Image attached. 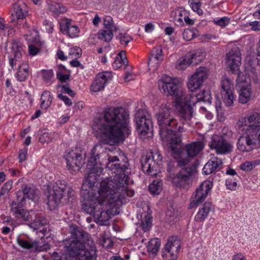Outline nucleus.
<instances>
[{
  "label": "nucleus",
  "mask_w": 260,
  "mask_h": 260,
  "mask_svg": "<svg viewBox=\"0 0 260 260\" xmlns=\"http://www.w3.org/2000/svg\"><path fill=\"white\" fill-rule=\"evenodd\" d=\"M190 6L193 11L197 12L198 14H203L202 10L200 9L201 3L200 2H190Z\"/></svg>",
  "instance_id": "nucleus-43"
},
{
  "label": "nucleus",
  "mask_w": 260,
  "mask_h": 260,
  "mask_svg": "<svg viewBox=\"0 0 260 260\" xmlns=\"http://www.w3.org/2000/svg\"><path fill=\"white\" fill-rule=\"evenodd\" d=\"M44 24L46 26V28L48 32L51 33L53 30V25L52 24V23L47 20H45L44 22Z\"/></svg>",
  "instance_id": "nucleus-59"
},
{
  "label": "nucleus",
  "mask_w": 260,
  "mask_h": 260,
  "mask_svg": "<svg viewBox=\"0 0 260 260\" xmlns=\"http://www.w3.org/2000/svg\"><path fill=\"white\" fill-rule=\"evenodd\" d=\"M12 186V181H9L4 184L1 188L0 191V196H3L7 194L11 189Z\"/></svg>",
  "instance_id": "nucleus-42"
},
{
  "label": "nucleus",
  "mask_w": 260,
  "mask_h": 260,
  "mask_svg": "<svg viewBox=\"0 0 260 260\" xmlns=\"http://www.w3.org/2000/svg\"><path fill=\"white\" fill-rule=\"evenodd\" d=\"M236 179L235 178L233 180L231 178H228L226 180V186L228 189L231 190H234L237 185Z\"/></svg>",
  "instance_id": "nucleus-48"
},
{
  "label": "nucleus",
  "mask_w": 260,
  "mask_h": 260,
  "mask_svg": "<svg viewBox=\"0 0 260 260\" xmlns=\"http://www.w3.org/2000/svg\"><path fill=\"white\" fill-rule=\"evenodd\" d=\"M214 23L221 27L227 25L230 22V19L226 17L221 18L219 19L214 20Z\"/></svg>",
  "instance_id": "nucleus-46"
},
{
  "label": "nucleus",
  "mask_w": 260,
  "mask_h": 260,
  "mask_svg": "<svg viewBox=\"0 0 260 260\" xmlns=\"http://www.w3.org/2000/svg\"><path fill=\"white\" fill-rule=\"evenodd\" d=\"M212 205L209 202H206L203 205L202 208L200 209L195 216V220L197 221H202L204 220L208 215L211 210Z\"/></svg>",
  "instance_id": "nucleus-30"
},
{
  "label": "nucleus",
  "mask_w": 260,
  "mask_h": 260,
  "mask_svg": "<svg viewBox=\"0 0 260 260\" xmlns=\"http://www.w3.org/2000/svg\"><path fill=\"white\" fill-rule=\"evenodd\" d=\"M248 123L250 124L251 129L256 139V145L260 143V115L257 112H253L247 117Z\"/></svg>",
  "instance_id": "nucleus-23"
},
{
  "label": "nucleus",
  "mask_w": 260,
  "mask_h": 260,
  "mask_svg": "<svg viewBox=\"0 0 260 260\" xmlns=\"http://www.w3.org/2000/svg\"><path fill=\"white\" fill-rule=\"evenodd\" d=\"M141 226L144 232L149 231L151 227V217L147 213H144L141 216Z\"/></svg>",
  "instance_id": "nucleus-37"
},
{
  "label": "nucleus",
  "mask_w": 260,
  "mask_h": 260,
  "mask_svg": "<svg viewBox=\"0 0 260 260\" xmlns=\"http://www.w3.org/2000/svg\"><path fill=\"white\" fill-rule=\"evenodd\" d=\"M50 141V134L48 133H43L39 138V141L42 143H48Z\"/></svg>",
  "instance_id": "nucleus-52"
},
{
  "label": "nucleus",
  "mask_w": 260,
  "mask_h": 260,
  "mask_svg": "<svg viewBox=\"0 0 260 260\" xmlns=\"http://www.w3.org/2000/svg\"><path fill=\"white\" fill-rule=\"evenodd\" d=\"M42 76L45 81H49L54 75L52 70H43Z\"/></svg>",
  "instance_id": "nucleus-44"
},
{
  "label": "nucleus",
  "mask_w": 260,
  "mask_h": 260,
  "mask_svg": "<svg viewBox=\"0 0 260 260\" xmlns=\"http://www.w3.org/2000/svg\"><path fill=\"white\" fill-rule=\"evenodd\" d=\"M27 150L25 149L21 150L19 154V160L20 162L24 161L26 158Z\"/></svg>",
  "instance_id": "nucleus-55"
},
{
  "label": "nucleus",
  "mask_w": 260,
  "mask_h": 260,
  "mask_svg": "<svg viewBox=\"0 0 260 260\" xmlns=\"http://www.w3.org/2000/svg\"><path fill=\"white\" fill-rule=\"evenodd\" d=\"M243 129L245 130V136L239 137L237 144V148L241 151L249 152L257 147L256 137L249 123L246 128H243Z\"/></svg>",
  "instance_id": "nucleus-13"
},
{
  "label": "nucleus",
  "mask_w": 260,
  "mask_h": 260,
  "mask_svg": "<svg viewBox=\"0 0 260 260\" xmlns=\"http://www.w3.org/2000/svg\"><path fill=\"white\" fill-rule=\"evenodd\" d=\"M166 215L171 218L169 221H176L178 219V213L175 211V210L171 208L169 209L166 212Z\"/></svg>",
  "instance_id": "nucleus-41"
},
{
  "label": "nucleus",
  "mask_w": 260,
  "mask_h": 260,
  "mask_svg": "<svg viewBox=\"0 0 260 260\" xmlns=\"http://www.w3.org/2000/svg\"><path fill=\"white\" fill-rule=\"evenodd\" d=\"M162 181L158 179L154 180L149 186V190L153 194H159L162 189Z\"/></svg>",
  "instance_id": "nucleus-36"
},
{
  "label": "nucleus",
  "mask_w": 260,
  "mask_h": 260,
  "mask_svg": "<svg viewBox=\"0 0 260 260\" xmlns=\"http://www.w3.org/2000/svg\"><path fill=\"white\" fill-rule=\"evenodd\" d=\"M194 37V34L193 31L189 29H185L183 32V37L186 41H190Z\"/></svg>",
  "instance_id": "nucleus-45"
},
{
  "label": "nucleus",
  "mask_w": 260,
  "mask_h": 260,
  "mask_svg": "<svg viewBox=\"0 0 260 260\" xmlns=\"http://www.w3.org/2000/svg\"><path fill=\"white\" fill-rule=\"evenodd\" d=\"M212 187V184L209 181L202 183L193 193L188 206L189 209L197 207L202 203L206 198L207 194Z\"/></svg>",
  "instance_id": "nucleus-14"
},
{
  "label": "nucleus",
  "mask_w": 260,
  "mask_h": 260,
  "mask_svg": "<svg viewBox=\"0 0 260 260\" xmlns=\"http://www.w3.org/2000/svg\"><path fill=\"white\" fill-rule=\"evenodd\" d=\"M136 128L141 137L151 134L153 124L150 114L145 110L140 109L135 114Z\"/></svg>",
  "instance_id": "nucleus-11"
},
{
  "label": "nucleus",
  "mask_w": 260,
  "mask_h": 260,
  "mask_svg": "<svg viewBox=\"0 0 260 260\" xmlns=\"http://www.w3.org/2000/svg\"><path fill=\"white\" fill-rule=\"evenodd\" d=\"M179 144H170V149L177 162V167L181 169L173 178L172 183L177 187L187 189L191 184L197 173V167L194 164H190V158L184 156L180 150Z\"/></svg>",
  "instance_id": "nucleus-5"
},
{
  "label": "nucleus",
  "mask_w": 260,
  "mask_h": 260,
  "mask_svg": "<svg viewBox=\"0 0 260 260\" xmlns=\"http://www.w3.org/2000/svg\"><path fill=\"white\" fill-rule=\"evenodd\" d=\"M103 24L106 29L117 30V27L113 24V19L110 16H107L104 18Z\"/></svg>",
  "instance_id": "nucleus-40"
},
{
  "label": "nucleus",
  "mask_w": 260,
  "mask_h": 260,
  "mask_svg": "<svg viewBox=\"0 0 260 260\" xmlns=\"http://www.w3.org/2000/svg\"><path fill=\"white\" fill-rule=\"evenodd\" d=\"M29 53L32 55H36L39 51V49L35 46L31 45L29 46Z\"/></svg>",
  "instance_id": "nucleus-60"
},
{
  "label": "nucleus",
  "mask_w": 260,
  "mask_h": 260,
  "mask_svg": "<svg viewBox=\"0 0 260 260\" xmlns=\"http://www.w3.org/2000/svg\"><path fill=\"white\" fill-rule=\"evenodd\" d=\"M29 75L28 67L26 64L19 66L18 71L17 73V78L20 82L26 80Z\"/></svg>",
  "instance_id": "nucleus-35"
},
{
  "label": "nucleus",
  "mask_w": 260,
  "mask_h": 260,
  "mask_svg": "<svg viewBox=\"0 0 260 260\" xmlns=\"http://www.w3.org/2000/svg\"><path fill=\"white\" fill-rule=\"evenodd\" d=\"M52 260H73L71 256H69L68 254H59L56 251L49 252Z\"/></svg>",
  "instance_id": "nucleus-39"
},
{
  "label": "nucleus",
  "mask_w": 260,
  "mask_h": 260,
  "mask_svg": "<svg viewBox=\"0 0 260 260\" xmlns=\"http://www.w3.org/2000/svg\"><path fill=\"white\" fill-rule=\"evenodd\" d=\"M107 159L108 161L106 164V168L115 174L112 179H114L116 176L123 179L124 175H127L125 172L127 170H128L129 167V163L127 158L123 159L122 161H120L116 156L108 155Z\"/></svg>",
  "instance_id": "nucleus-12"
},
{
  "label": "nucleus",
  "mask_w": 260,
  "mask_h": 260,
  "mask_svg": "<svg viewBox=\"0 0 260 260\" xmlns=\"http://www.w3.org/2000/svg\"><path fill=\"white\" fill-rule=\"evenodd\" d=\"M56 76L61 82H65L66 81L69 80L70 75L69 74L63 75L62 73H60V71L57 72Z\"/></svg>",
  "instance_id": "nucleus-53"
},
{
  "label": "nucleus",
  "mask_w": 260,
  "mask_h": 260,
  "mask_svg": "<svg viewBox=\"0 0 260 260\" xmlns=\"http://www.w3.org/2000/svg\"><path fill=\"white\" fill-rule=\"evenodd\" d=\"M70 64L71 65V66L73 67H80L82 69H84V66L82 65L80 63V61L76 59H73L72 61H71Z\"/></svg>",
  "instance_id": "nucleus-61"
},
{
  "label": "nucleus",
  "mask_w": 260,
  "mask_h": 260,
  "mask_svg": "<svg viewBox=\"0 0 260 260\" xmlns=\"http://www.w3.org/2000/svg\"><path fill=\"white\" fill-rule=\"evenodd\" d=\"M38 192L39 190L33 186L22 185L21 191H19L17 194V201L12 202L10 205L11 210L16 218L22 219L24 221L31 219L32 217L30 212L25 211L23 207L25 205L26 198L35 201L38 197ZM30 212L31 213L32 211H30Z\"/></svg>",
  "instance_id": "nucleus-8"
},
{
  "label": "nucleus",
  "mask_w": 260,
  "mask_h": 260,
  "mask_svg": "<svg viewBox=\"0 0 260 260\" xmlns=\"http://www.w3.org/2000/svg\"><path fill=\"white\" fill-rule=\"evenodd\" d=\"M41 107L42 109H47L50 106L52 101V97L50 92L48 91H45L41 95Z\"/></svg>",
  "instance_id": "nucleus-32"
},
{
  "label": "nucleus",
  "mask_w": 260,
  "mask_h": 260,
  "mask_svg": "<svg viewBox=\"0 0 260 260\" xmlns=\"http://www.w3.org/2000/svg\"><path fill=\"white\" fill-rule=\"evenodd\" d=\"M180 248V242L175 237L170 238L162 252V256L168 255L170 254L173 258H175L176 253H177Z\"/></svg>",
  "instance_id": "nucleus-26"
},
{
  "label": "nucleus",
  "mask_w": 260,
  "mask_h": 260,
  "mask_svg": "<svg viewBox=\"0 0 260 260\" xmlns=\"http://www.w3.org/2000/svg\"><path fill=\"white\" fill-rule=\"evenodd\" d=\"M177 82V80L165 75L158 80V88L167 96L174 98L175 107L181 118L190 120L193 112L192 106L201 101L211 104L212 98L210 92L205 90L198 94H187L179 87Z\"/></svg>",
  "instance_id": "nucleus-2"
},
{
  "label": "nucleus",
  "mask_w": 260,
  "mask_h": 260,
  "mask_svg": "<svg viewBox=\"0 0 260 260\" xmlns=\"http://www.w3.org/2000/svg\"><path fill=\"white\" fill-rule=\"evenodd\" d=\"M208 73L207 68L200 67L189 79L187 86L189 89L193 91L199 88L207 79Z\"/></svg>",
  "instance_id": "nucleus-17"
},
{
  "label": "nucleus",
  "mask_w": 260,
  "mask_h": 260,
  "mask_svg": "<svg viewBox=\"0 0 260 260\" xmlns=\"http://www.w3.org/2000/svg\"><path fill=\"white\" fill-rule=\"evenodd\" d=\"M118 56L119 57V59L117 57L115 61L113 63V67L114 68H118L119 66L117 65L118 63H121V61L124 59L126 58V54L124 51H121L119 53Z\"/></svg>",
  "instance_id": "nucleus-47"
},
{
  "label": "nucleus",
  "mask_w": 260,
  "mask_h": 260,
  "mask_svg": "<svg viewBox=\"0 0 260 260\" xmlns=\"http://www.w3.org/2000/svg\"><path fill=\"white\" fill-rule=\"evenodd\" d=\"M58 97L59 99L61 100L62 101H63L64 103V104L68 106H71L72 105V102L71 101V100L70 99H69L68 96H66V95H63V94H58Z\"/></svg>",
  "instance_id": "nucleus-54"
},
{
  "label": "nucleus",
  "mask_w": 260,
  "mask_h": 260,
  "mask_svg": "<svg viewBox=\"0 0 260 260\" xmlns=\"http://www.w3.org/2000/svg\"><path fill=\"white\" fill-rule=\"evenodd\" d=\"M70 236L63 240L68 255L75 260H96V249L90 235L76 225L70 228Z\"/></svg>",
  "instance_id": "nucleus-3"
},
{
  "label": "nucleus",
  "mask_w": 260,
  "mask_h": 260,
  "mask_svg": "<svg viewBox=\"0 0 260 260\" xmlns=\"http://www.w3.org/2000/svg\"><path fill=\"white\" fill-rule=\"evenodd\" d=\"M155 117L159 126V135L162 140L169 144H178L181 142V133L184 129L181 125H178L173 109L166 105L159 109Z\"/></svg>",
  "instance_id": "nucleus-4"
},
{
  "label": "nucleus",
  "mask_w": 260,
  "mask_h": 260,
  "mask_svg": "<svg viewBox=\"0 0 260 260\" xmlns=\"http://www.w3.org/2000/svg\"><path fill=\"white\" fill-rule=\"evenodd\" d=\"M246 125V118H242L240 119L237 123V126L238 128H241L243 126V125Z\"/></svg>",
  "instance_id": "nucleus-62"
},
{
  "label": "nucleus",
  "mask_w": 260,
  "mask_h": 260,
  "mask_svg": "<svg viewBox=\"0 0 260 260\" xmlns=\"http://www.w3.org/2000/svg\"><path fill=\"white\" fill-rule=\"evenodd\" d=\"M80 148L76 147L67 154L66 160L69 170H79L84 164Z\"/></svg>",
  "instance_id": "nucleus-15"
},
{
  "label": "nucleus",
  "mask_w": 260,
  "mask_h": 260,
  "mask_svg": "<svg viewBox=\"0 0 260 260\" xmlns=\"http://www.w3.org/2000/svg\"><path fill=\"white\" fill-rule=\"evenodd\" d=\"M162 157L159 151L155 150L148 153L141 159L143 172L152 177H157V168L160 165Z\"/></svg>",
  "instance_id": "nucleus-10"
},
{
  "label": "nucleus",
  "mask_w": 260,
  "mask_h": 260,
  "mask_svg": "<svg viewBox=\"0 0 260 260\" xmlns=\"http://www.w3.org/2000/svg\"><path fill=\"white\" fill-rule=\"evenodd\" d=\"M48 9L51 12L53 15H59L60 14L67 11L66 8L61 4L51 1L48 2Z\"/></svg>",
  "instance_id": "nucleus-31"
},
{
  "label": "nucleus",
  "mask_w": 260,
  "mask_h": 260,
  "mask_svg": "<svg viewBox=\"0 0 260 260\" xmlns=\"http://www.w3.org/2000/svg\"><path fill=\"white\" fill-rule=\"evenodd\" d=\"M241 63V53L238 47H235L231 49L226 54V64L227 67L235 74L238 75L237 81L239 84V101L244 104L247 103L251 96V89L250 84L245 85L241 77L239 72V64Z\"/></svg>",
  "instance_id": "nucleus-7"
},
{
  "label": "nucleus",
  "mask_w": 260,
  "mask_h": 260,
  "mask_svg": "<svg viewBox=\"0 0 260 260\" xmlns=\"http://www.w3.org/2000/svg\"><path fill=\"white\" fill-rule=\"evenodd\" d=\"M116 31L109 29H102L98 34V38L100 40H104L106 42H109L113 37V32Z\"/></svg>",
  "instance_id": "nucleus-34"
},
{
  "label": "nucleus",
  "mask_w": 260,
  "mask_h": 260,
  "mask_svg": "<svg viewBox=\"0 0 260 260\" xmlns=\"http://www.w3.org/2000/svg\"><path fill=\"white\" fill-rule=\"evenodd\" d=\"M204 144L202 142L198 141L186 145L185 151L190 158L197 156L204 148Z\"/></svg>",
  "instance_id": "nucleus-28"
},
{
  "label": "nucleus",
  "mask_w": 260,
  "mask_h": 260,
  "mask_svg": "<svg viewBox=\"0 0 260 260\" xmlns=\"http://www.w3.org/2000/svg\"><path fill=\"white\" fill-rule=\"evenodd\" d=\"M101 244L104 247L108 248L112 245L111 240L109 238H103Z\"/></svg>",
  "instance_id": "nucleus-57"
},
{
  "label": "nucleus",
  "mask_w": 260,
  "mask_h": 260,
  "mask_svg": "<svg viewBox=\"0 0 260 260\" xmlns=\"http://www.w3.org/2000/svg\"><path fill=\"white\" fill-rule=\"evenodd\" d=\"M209 145L211 149L215 150L217 153L221 154L230 153L233 148L230 143L222 136L217 135L212 137Z\"/></svg>",
  "instance_id": "nucleus-16"
},
{
  "label": "nucleus",
  "mask_w": 260,
  "mask_h": 260,
  "mask_svg": "<svg viewBox=\"0 0 260 260\" xmlns=\"http://www.w3.org/2000/svg\"><path fill=\"white\" fill-rule=\"evenodd\" d=\"M154 25L151 23H149L146 24L145 26V30L147 32H152L154 29Z\"/></svg>",
  "instance_id": "nucleus-63"
},
{
  "label": "nucleus",
  "mask_w": 260,
  "mask_h": 260,
  "mask_svg": "<svg viewBox=\"0 0 260 260\" xmlns=\"http://www.w3.org/2000/svg\"><path fill=\"white\" fill-rule=\"evenodd\" d=\"M127 178V175H124L123 179L116 176L114 179L101 181L100 191L101 197H107V202L112 205L121 201L125 195L133 196L134 191L127 189L128 184Z\"/></svg>",
  "instance_id": "nucleus-6"
},
{
  "label": "nucleus",
  "mask_w": 260,
  "mask_h": 260,
  "mask_svg": "<svg viewBox=\"0 0 260 260\" xmlns=\"http://www.w3.org/2000/svg\"><path fill=\"white\" fill-rule=\"evenodd\" d=\"M163 59L162 49L160 46L153 48L149 59L148 66L150 70H156Z\"/></svg>",
  "instance_id": "nucleus-24"
},
{
  "label": "nucleus",
  "mask_w": 260,
  "mask_h": 260,
  "mask_svg": "<svg viewBox=\"0 0 260 260\" xmlns=\"http://www.w3.org/2000/svg\"><path fill=\"white\" fill-rule=\"evenodd\" d=\"M48 223L47 219L44 217H36L33 222L28 224L29 226L32 229L33 231H37L42 233L44 235H46L47 229L44 226Z\"/></svg>",
  "instance_id": "nucleus-27"
},
{
  "label": "nucleus",
  "mask_w": 260,
  "mask_h": 260,
  "mask_svg": "<svg viewBox=\"0 0 260 260\" xmlns=\"http://www.w3.org/2000/svg\"><path fill=\"white\" fill-rule=\"evenodd\" d=\"M233 89L232 81L228 78L224 77L221 81V94L224 103L228 106H231L233 104Z\"/></svg>",
  "instance_id": "nucleus-19"
},
{
  "label": "nucleus",
  "mask_w": 260,
  "mask_h": 260,
  "mask_svg": "<svg viewBox=\"0 0 260 260\" xmlns=\"http://www.w3.org/2000/svg\"><path fill=\"white\" fill-rule=\"evenodd\" d=\"M12 50L14 54V58L17 60L21 58L22 54L21 51L23 50L22 47L19 42H14L12 43Z\"/></svg>",
  "instance_id": "nucleus-38"
},
{
  "label": "nucleus",
  "mask_w": 260,
  "mask_h": 260,
  "mask_svg": "<svg viewBox=\"0 0 260 260\" xmlns=\"http://www.w3.org/2000/svg\"><path fill=\"white\" fill-rule=\"evenodd\" d=\"M160 245V240L157 238H154L150 240L147 245V250L149 252L154 255H156Z\"/></svg>",
  "instance_id": "nucleus-33"
},
{
  "label": "nucleus",
  "mask_w": 260,
  "mask_h": 260,
  "mask_svg": "<svg viewBox=\"0 0 260 260\" xmlns=\"http://www.w3.org/2000/svg\"><path fill=\"white\" fill-rule=\"evenodd\" d=\"M240 168L244 171L248 172L252 170L253 165L252 162L250 161H246L241 165Z\"/></svg>",
  "instance_id": "nucleus-51"
},
{
  "label": "nucleus",
  "mask_w": 260,
  "mask_h": 260,
  "mask_svg": "<svg viewBox=\"0 0 260 260\" xmlns=\"http://www.w3.org/2000/svg\"><path fill=\"white\" fill-rule=\"evenodd\" d=\"M251 29L254 31L260 30V22L257 21L251 22L249 23Z\"/></svg>",
  "instance_id": "nucleus-58"
},
{
  "label": "nucleus",
  "mask_w": 260,
  "mask_h": 260,
  "mask_svg": "<svg viewBox=\"0 0 260 260\" xmlns=\"http://www.w3.org/2000/svg\"><path fill=\"white\" fill-rule=\"evenodd\" d=\"M111 79V76L109 72L98 74L91 85V91L98 92L103 90L107 82Z\"/></svg>",
  "instance_id": "nucleus-22"
},
{
  "label": "nucleus",
  "mask_w": 260,
  "mask_h": 260,
  "mask_svg": "<svg viewBox=\"0 0 260 260\" xmlns=\"http://www.w3.org/2000/svg\"><path fill=\"white\" fill-rule=\"evenodd\" d=\"M18 244L22 248L35 251H47L50 248V245L48 243L41 244L37 241H27L23 239H18Z\"/></svg>",
  "instance_id": "nucleus-21"
},
{
  "label": "nucleus",
  "mask_w": 260,
  "mask_h": 260,
  "mask_svg": "<svg viewBox=\"0 0 260 260\" xmlns=\"http://www.w3.org/2000/svg\"><path fill=\"white\" fill-rule=\"evenodd\" d=\"M62 91L68 94L69 95L74 97L76 95V93L69 86V84L63 85L61 86Z\"/></svg>",
  "instance_id": "nucleus-49"
},
{
  "label": "nucleus",
  "mask_w": 260,
  "mask_h": 260,
  "mask_svg": "<svg viewBox=\"0 0 260 260\" xmlns=\"http://www.w3.org/2000/svg\"><path fill=\"white\" fill-rule=\"evenodd\" d=\"M26 5L24 3H17L13 5V11L11 15V22L14 25L24 26L26 21H24L27 15Z\"/></svg>",
  "instance_id": "nucleus-18"
},
{
  "label": "nucleus",
  "mask_w": 260,
  "mask_h": 260,
  "mask_svg": "<svg viewBox=\"0 0 260 260\" xmlns=\"http://www.w3.org/2000/svg\"><path fill=\"white\" fill-rule=\"evenodd\" d=\"M201 60L199 55L195 53L189 52L178 60L176 67L179 70H183L190 64H197Z\"/></svg>",
  "instance_id": "nucleus-20"
},
{
  "label": "nucleus",
  "mask_w": 260,
  "mask_h": 260,
  "mask_svg": "<svg viewBox=\"0 0 260 260\" xmlns=\"http://www.w3.org/2000/svg\"><path fill=\"white\" fill-rule=\"evenodd\" d=\"M68 187V183L64 180H58L53 184L52 189L47 196V204L50 208L55 209L61 204L67 203L66 199H63L64 201L62 200Z\"/></svg>",
  "instance_id": "nucleus-9"
},
{
  "label": "nucleus",
  "mask_w": 260,
  "mask_h": 260,
  "mask_svg": "<svg viewBox=\"0 0 260 260\" xmlns=\"http://www.w3.org/2000/svg\"><path fill=\"white\" fill-rule=\"evenodd\" d=\"M128 118L129 115H100L93 120V129L100 142L91 150L87 165L89 172L83 182L80 194L83 199L82 209L102 225H106L110 217L102 207L115 206V204L111 205L107 202V197H101L100 188H94L100 183L99 177L103 171L101 158L108 150L115 149L113 147L108 148L104 145L114 146L124 140V133L129 135L131 132Z\"/></svg>",
  "instance_id": "nucleus-1"
},
{
  "label": "nucleus",
  "mask_w": 260,
  "mask_h": 260,
  "mask_svg": "<svg viewBox=\"0 0 260 260\" xmlns=\"http://www.w3.org/2000/svg\"><path fill=\"white\" fill-rule=\"evenodd\" d=\"M120 43L122 45L126 46L128 43L132 40V38L129 36L122 35L121 34L119 35L118 38Z\"/></svg>",
  "instance_id": "nucleus-50"
},
{
  "label": "nucleus",
  "mask_w": 260,
  "mask_h": 260,
  "mask_svg": "<svg viewBox=\"0 0 260 260\" xmlns=\"http://www.w3.org/2000/svg\"><path fill=\"white\" fill-rule=\"evenodd\" d=\"M60 29L64 35H68L71 38L77 37L79 29L77 25H72L69 19H64L60 23Z\"/></svg>",
  "instance_id": "nucleus-25"
},
{
  "label": "nucleus",
  "mask_w": 260,
  "mask_h": 260,
  "mask_svg": "<svg viewBox=\"0 0 260 260\" xmlns=\"http://www.w3.org/2000/svg\"><path fill=\"white\" fill-rule=\"evenodd\" d=\"M222 164L221 159L217 157H212L209 160L203 169V173L208 175L214 172L219 166Z\"/></svg>",
  "instance_id": "nucleus-29"
},
{
  "label": "nucleus",
  "mask_w": 260,
  "mask_h": 260,
  "mask_svg": "<svg viewBox=\"0 0 260 260\" xmlns=\"http://www.w3.org/2000/svg\"><path fill=\"white\" fill-rule=\"evenodd\" d=\"M66 192L67 193V197H68V199H66V201L67 202V203L70 201V199H72L73 200V198L74 196V191L70 187H68L67 190H66ZM63 201H64L63 200V199L62 200Z\"/></svg>",
  "instance_id": "nucleus-56"
},
{
  "label": "nucleus",
  "mask_w": 260,
  "mask_h": 260,
  "mask_svg": "<svg viewBox=\"0 0 260 260\" xmlns=\"http://www.w3.org/2000/svg\"><path fill=\"white\" fill-rule=\"evenodd\" d=\"M258 47L256 49L257 56L256 60L257 61L258 64H260V39L258 43Z\"/></svg>",
  "instance_id": "nucleus-64"
}]
</instances>
